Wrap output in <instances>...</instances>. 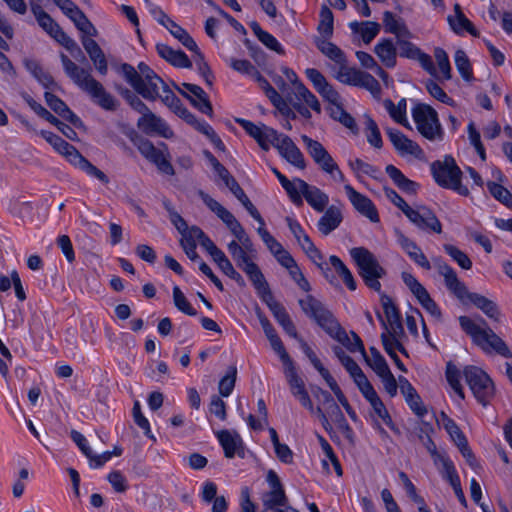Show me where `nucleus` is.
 Listing matches in <instances>:
<instances>
[{
    "mask_svg": "<svg viewBox=\"0 0 512 512\" xmlns=\"http://www.w3.org/2000/svg\"><path fill=\"white\" fill-rule=\"evenodd\" d=\"M284 363L287 364V369L285 373L293 396L298 394V392L300 393L302 391H306L304 381L297 374L296 369L292 363V360L290 359V362Z\"/></svg>",
    "mask_w": 512,
    "mask_h": 512,
    "instance_id": "obj_52",
    "label": "nucleus"
},
{
    "mask_svg": "<svg viewBox=\"0 0 512 512\" xmlns=\"http://www.w3.org/2000/svg\"><path fill=\"white\" fill-rule=\"evenodd\" d=\"M298 303L306 316L313 319L330 337L345 346L351 353L360 352L363 357H366L364 344L358 334L350 331L348 335L321 301L312 295H307Z\"/></svg>",
    "mask_w": 512,
    "mask_h": 512,
    "instance_id": "obj_2",
    "label": "nucleus"
},
{
    "mask_svg": "<svg viewBox=\"0 0 512 512\" xmlns=\"http://www.w3.org/2000/svg\"><path fill=\"white\" fill-rule=\"evenodd\" d=\"M173 300L174 304L178 310L189 315L195 316L197 311L191 306L183 292L180 290L178 286H174L173 288Z\"/></svg>",
    "mask_w": 512,
    "mask_h": 512,
    "instance_id": "obj_64",
    "label": "nucleus"
},
{
    "mask_svg": "<svg viewBox=\"0 0 512 512\" xmlns=\"http://www.w3.org/2000/svg\"><path fill=\"white\" fill-rule=\"evenodd\" d=\"M236 122L251 136L253 137L259 146L268 151L272 142L278 140V132L264 124L256 125L251 121L245 119H236Z\"/></svg>",
    "mask_w": 512,
    "mask_h": 512,
    "instance_id": "obj_12",
    "label": "nucleus"
},
{
    "mask_svg": "<svg viewBox=\"0 0 512 512\" xmlns=\"http://www.w3.org/2000/svg\"><path fill=\"white\" fill-rule=\"evenodd\" d=\"M343 221L341 207L329 206L317 222V228L323 236L329 235L336 230Z\"/></svg>",
    "mask_w": 512,
    "mask_h": 512,
    "instance_id": "obj_20",
    "label": "nucleus"
},
{
    "mask_svg": "<svg viewBox=\"0 0 512 512\" xmlns=\"http://www.w3.org/2000/svg\"><path fill=\"white\" fill-rule=\"evenodd\" d=\"M130 139L137 146L142 156L155 164L160 172L167 175L175 174L172 164L166 159L163 152L157 149L150 140L139 137L135 131L131 132Z\"/></svg>",
    "mask_w": 512,
    "mask_h": 512,
    "instance_id": "obj_10",
    "label": "nucleus"
},
{
    "mask_svg": "<svg viewBox=\"0 0 512 512\" xmlns=\"http://www.w3.org/2000/svg\"><path fill=\"white\" fill-rule=\"evenodd\" d=\"M458 321L461 329L470 336L472 342L485 353H491L493 351L504 358H512V352L505 341L487 326L483 318H480V322L476 323L468 316H460Z\"/></svg>",
    "mask_w": 512,
    "mask_h": 512,
    "instance_id": "obj_4",
    "label": "nucleus"
},
{
    "mask_svg": "<svg viewBox=\"0 0 512 512\" xmlns=\"http://www.w3.org/2000/svg\"><path fill=\"white\" fill-rule=\"evenodd\" d=\"M54 39L63 45L76 59L85 60V56L81 48L75 40L69 37L62 29L58 34H56Z\"/></svg>",
    "mask_w": 512,
    "mask_h": 512,
    "instance_id": "obj_58",
    "label": "nucleus"
},
{
    "mask_svg": "<svg viewBox=\"0 0 512 512\" xmlns=\"http://www.w3.org/2000/svg\"><path fill=\"white\" fill-rule=\"evenodd\" d=\"M330 116L334 119L339 121L343 126L350 129L353 133L358 132V127L356 124L355 119L344 110L341 103L333 106L330 109Z\"/></svg>",
    "mask_w": 512,
    "mask_h": 512,
    "instance_id": "obj_47",
    "label": "nucleus"
},
{
    "mask_svg": "<svg viewBox=\"0 0 512 512\" xmlns=\"http://www.w3.org/2000/svg\"><path fill=\"white\" fill-rule=\"evenodd\" d=\"M156 51L162 59L174 67L188 69L192 67V61L182 50H175L166 44L158 43Z\"/></svg>",
    "mask_w": 512,
    "mask_h": 512,
    "instance_id": "obj_24",
    "label": "nucleus"
},
{
    "mask_svg": "<svg viewBox=\"0 0 512 512\" xmlns=\"http://www.w3.org/2000/svg\"><path fill=\"white\" fill-rule=\"evenodd\" d=\"M301 139L306 146L307 152L315 163L328 153L319 141L314 140L307 135H302Z\"/></svg>",
    "mask_w": 512,
    "mask_h": 512,
    "instance_id": "obj_61",
    "label": "nucleus"
},
{
    "mask_svg": "<svg viewBox=\"0 0 512 512\" xmlns=\"http://www.w3.org/2000/svg\"><path fill=\"white\" fill-rule=\"evenodd\" d=\"M300 187L303 189V197L307 203L317 212H323L329 203V197L326 193L316 186H311L305 181H301Z\"/></svg>",
    "mask_w": 512,
    "mask_h": 512,
    "instance_id": "obj_25",
    "label": "nucleus"
},
{
    "mask_svg": "<svg viewBox=\"0 0 512 512\" xmlns=\"http://www.w3.org/2000/svg\"><path fill=\"white\" fill-rule=\"evenodd\" d=\"M383 24L385 31L395 34L398 38H411L412 33L407 28L405 22L401 18H396L390 11L383 13Z\"/></svg>",
    "mask_w": 512,
    "mask_h": 512,
    "instance_id": "obj_34",
    "label": "nucleus"
},
{
    "mask_svg": "<svg viewBox=\"0 0 512 512\" xmlns=\"http://www.w3.org/2000/svg\"><path fill=\"white\" fill-rule=\"evenodd\" d=\"M242 271L248 276L259 297L271 291L268 282L256 263L246 265Z\"/></svg>",
    "mask_w": 512,
    "mask_h": 512,
    "instance_id": "obj_35",
    "label": "nucleus"
},
{
    "mask_svg": "<svg viewBox=\"0 0 512 512\" xmlns=\"http://www.w3.org/2000/svg\"><path fill=\"white\" fill-rule=\"evenodd\" d=\"M381 341L384 347L385 352L390 356V358L394 361L395 365L401 370L406 372V367L403 362L400 360L399 356L396 353V350H399L401 353L406 354V349L403 345L398 341L396 335H388L387 333L381 334Z\"/></svg>",
    "mask_w": 512,
    "mask_h": 512,
    "instance_id": "obj_33",
    "label": "nucleus"
},
{
    "mask_svg": "<svg viewBox=\"0 0 512 512\" xmlns=\"http://www.w3.org/2000/svg\"><path fill=\"white\" fill-rule=\"evenodd\" d=\"M405 216L421 230H430L437 234L442 233L441 222L435 213L424 205L418 206L417 209L411 207Z\"/></svg>",
    "mask_w": 512,
    "mask_h": 512,
    "instance_id": "obj_11",
    "label": "nucleus"
},
{
    "mask_svg": "<svg viewBox=\"0 0 512 512\" xmlns=\"http://www.w3.org/2000/svg\"><path fill=\"white\" fill-rule=\"evenodd\" d=\"M385 171L393 183L404 193L415 195L419 189V184L408 179L396 166L389 164Z\"/></svg>",
    "mask_w": 512,
    "mask_h": 512,
    "instance_id": "obj_27",
    "label": "nucleus"
},
{
    "mask_svg": "<svg viewBox=\"0 0 512 512\" xmlns=\"http://www.w3.org/2000/svg\"><path fill=\"white\" fill-rule=\"evenodd\" d=\"M381 304H382L383 311H384L385 317L387 319V322L390 326V330H389L387 323L383 320L381 314L378 313V318L380 319L382 326L385 329L384 333H387L388 335H391V334L397 335L398 332L403 333L401 316H400L399 310L393 303L392 299L389 296L382 294L381 295Z\"/></svg>",
    "mask_w": 512,
    "mask_h": 512,
    "instance_id": "obj_16",
    "label": "nucleus"
},
{
    "mask_svg": "<svg viewBox=\"0 0 512 512\" xmlns=\"http://www.w3.org/2000/svg\"><path fill=\"white\" fill-rule=\"evenodd\" d=\"M190 51L194 53L193 61L197 66L198 72L202 75L206 84L208 86H212L213 80H214V75L211 71L210 66L205 61V57H204L203 53L200 51V49L198 47L196 50H190Z\"/></svg>",
    "mask_w": 512,
    "mask_h": 512,
    "instance_id": "obj_49",
    "label": "nucleus"
},
{
    "mask_svg": "<svg viewBox=\"0 0 512 512\" xmlns=\"http://www.w3.org/2000/svg\"><path fill=\"white\" fill-rule=\"evenodd\" d=\"M266 337L268 338L271 347L273 350L279 354L280 358L283 362H290V357L288 353L285 350V347L278 336L276 330L274 327L269 328L268 330L264 331Z\"/></svg>",
    "mask_w": 512,
    "mask_h": 512,
    "instance_id": "obj_60",
    "label": "nucleus"
},
{
    "mask_svg": "<svg viewBox=\"0 0 512 512\" xmlns=\"http://www.w3.org/2000/svg\"><path fill=\"white\" fill-rule=\"evenodd\" d=\"M365 133L368 143L380 149L383 146L380 130L377 123L368 115L365 116Z\"/></svg>",
    "mask_w": 512,
    "mask_h": 512,
    "instance_id": "obj_50",
    "label": "nucleus"
},
{
    "mask_svg": "<svg viewBox=\"0 0 512 512\" xmlns=\"http://www.w3.org/2000/svg\"><path fill=\"white\" fill-rule=\"evenodd\" d=\"M374 52L387 68H393L397 62V50L391 39H383L374 47Z\"/></svg>",
    "mask_w": 512,
    "mask_h": 512,
    "instance_id": "obj_32",
    "label": "nucleus"
},
{
    "mask_svg": "<svg viewBox=\"0 0 512 512\" xmlns=\"http://www.w3.org/2000/svg\"><path fill=\"white\" fill-rule=\"evenodd\" d=\"M236 378H237L236 366H234V365L229 366L226 375L223 378H221V380L219 381L218 389H219V393L221 396L228 397L232 393V391L235 387Z\"/></svg>",
    "mask_w": 512,
    "mask_h": 512,
    "instance_id": "obj_55",
    "label": "nucleus"
},
{
    "mask_svg": "<svg viewBox=\"0 0 512 512\" xmlns=\"http://www.w3.org/2000/svg\"><path fill=\"white\" fill-rule=\"evenodd\" d=\"M44 98L47 105L60 117L75 127L83 126L81 119L74 112H72L66 103L62 101L58 96L50 92H45Z\"/></svg>",
    "mask_w": 512,
    "mask_h": 512,
    "instance_id": "obj_21",
    "label": "nucleus"
},
{
    "mask_svg": "<svg viewBox=\"0 0 512 512\" xmlns=\"http://www.w3.org/2000/svg\"><path fill=\"white\" fill-rule=\"evenodd\" d=\"M487 189L497 201L508 208L512 207V194L507 188L496 182L489 181L487 183Z\"/></svg>",
    "mask_w": 512,
    "mask_h": 512,
    "instance_id": "obj_51",
    "label": "nucleus"
},
{
    "mask_svg": "<svg viewBox=\"0 0 512 512\" xmlns=\"http://www.w3.org/2000/svg\"><path fill=\"white\" fill-rule=\"evenodd\" d=\"M60 58L65 74L76 86L88 94L94 103L107 111H115L118 108V100L91 75L90 69L79 67L65 54H61Z\"/></svg>",
    "mask_w": 512,
    "mask_h": 512,
    "instance_id": "obj_3",
    "label": "nucleus"
},
{
    "mask_svg": "<svg viewBox=\"0 0 512 512\" xmlns=\"http://www.w3.org/2000/svg\"><path fill=\"white\" fill-rule=\"evenodd\" d=\"M288 498L285 494L284 489L271 490L266 493L263 497V506L265 508L276 509L277 506H287Z\"/></svg>",
    "mask_w": 512,
    "mask_h": 512,
    "instance_id": "obj_57",
    "label": "nucleus"
},
{
    "mask_svg": "<svg viewBox=\"0 0 512 512\" xmlns=\"http://www.w3.org/2000/svg\"><path fill=\"white\" fill-rule=\"evenodd\" d=\"M74 166L79 167L81 170L85 171L87 174L97 178L102 183L107 184L109 182V178L106 176L104 172L90 163L85 157H83L80 153L76 156L75 160L72 161Z\"/></svg>",
    "mask_w": 512,
    "mask_h": 512,
    "instance_id": "obj_46",
    "label": "nucleus"
},
{
    "mask_svg": "<svg viewBox=\"0 0 512 512\" xmlns=\"http://www.w3.org/2000/svg\"><path fill=\"white\" fill-rule=\"evenodd\" d=\"M90 37H82V45L93 62L96 70L101 75H106L108 71V63L106 57L99 44Z\"/></svg>",
    "mask_w": 512,
    "mask_h": 512,
    "instance_id": "obj_23",
    "label": "nucleus"
},
{
    "mask_svg": "<svg viewBox=\"0 0 512 512\" xmlns=\"http://www.w3.org/2000/svg\"><path fill=\"white\" fill-rule=\"evenodd\" d=\"M444 251L462 268L469 270L472 268V261L468 255L452 244H444Z\"/></svg>",
    "mask_w": 512,
    "mask_h": 512,
    "instance_id": "obj_56",
    "label": "nucleus"
},
{
    "mask_svg": "<svg viewBox=\"0 0 512 512\" xmlns=\"http://www.w3.org/2000/svg\"><path fill=\"white\" fill-rule=\"evenodd\" d=\"M369 350L371 357L366 354V357L363 358L377 375L383 374L387 370H390L386 360L375 347H370Z\"/></svg>",
    "mask_w": 512,
    "mask_h": 512,
    "instance_id": "obj_53",
    "label": "nucleus"
},
{
    "mask_svg": "<svg viewBox=\"0 0 512 512\" xmlns=\"http://www.w3.org/2000/svg\"><path fill=\"white\" fill-rule=\"evenodd\" d=\"M271 145H273L278 150L284 159H286L295 167L299 169H304L306 167L302 152L289 136L278 133V140L272 142Z\"/></svg>",
    "mask_w": 512,
    "mask_h": 512,
    "instance_id": "obj_13",
    "label": "nucleus"
},
{
    "mask_svg": "<svg viewBox=\"0 0 512 512\" xmlns=\"http://www.w3.org/2000/svg\"><path fill=\"white\" fill-rule=\"evenodd\" d=\"M40 134L56 151L64 155L70 163L79 154V151L73 145L66 142L60 136L50 131H41Z\"/></svg>",
    "mask_w": 512,
    "mask_h": 512,
    "instance_id": "obj_28",
    "label": "nucleus"
},
{
    "mask_svg": "<svg viewBox=\"0 0 512 512\" xmlns=\"http://www.w3.org/2000/svg\"><path fill=\"white\" fill-rule=\"evenodd\" d=\"M466 383L479 403L486 406L494 396V383L481 368L468 365L463 370Z\"/></svg>",
    "mask_w": 512,
    "mask_h": 512,
    "instance_id": "obj_8",
    "label": "nucleus"
},
{
    "mask_svg": "<svg viewBox=\"0 0 512 512\" xmlns=\"http://www.w3.org/2000/svg\"><path fill=\"white\" fill-rule=\"evenodd\" d=\"M198 195L205 205L226 224L228 229L239 222L230 211L204 191L200 190Z\"/></svg>",
    "mask_w": 512,
    "mask_h": 512,
    "instance_id": "obj_26",
    "label": "nucleus"
},
{
    "mask_svg": "<svg viewBox=\"0 0 512 512\" xmlns=\"http://www.w3.org/2000/svg\"><path fill=\"white\" fill-rule=\"evenodd\" d=\"M31 11L40 27H42L51 37L54 38L56 34L61 31V27L43 10L39 4L31 2Z\"/></svg>",
    "mask_w": 512,
    "mask_h": 512,
    "instance_id": "obj_36",
    "label": "nucleus"
},
{
    "mask_svg": "<svg viewBox=\"0 0 512 512\" xmlns=\"http://www.w3.org/2000/svg\"><path fill=\"white\" fill-rule=\"evenodd\" d=\"M346 194L354 208L371 222H379V214L374 203L365 195L357 192L351 185H345Z\"/></svg>",
    "mask_w": 512,
    "mask_h": 512,
    "instance_id": "obj_17",
    "label": "nucleus"
},
{
    "mask_svg": "<svg viewBox=\"0 0 512 512\" xmlns=\"http://www.w3.org/2000/svg\"><path fill=\"white\" fill-rule=\"evenodd\" d=\"M75 24V26L87 36H96L97 30L93 24L89 21L87 16L77 6L67 15Z\"/></svg>",
    "mask_w": 512,
    "mask_h": 512,
    "instance_id": "obj_43",
    "label": "nucleus"
},
{
    "mask_svg": "<svg viewBox=\"0 0 512 512\" xmlns=\"http://www.w3.org/2000/svg\"><path fill=\"white\" fill-rule=\"evenodd\" d=\"M164 27L188 50H196L197 44L189 33L176 24L172 19H169Z\"/></svg>",
    "mask_w": 512,
    "mask_h": 512,
    "instance_id": "obj_42",
    "label": "nucleus"
},
{
    "mask_svg": "<svg viewBox=\"0 0 512 512\" xmlns=\"http://www.w3.org/2000/svg\"><path fill=\"white\" fill-rule=\"evenodd\" d=\"M333 13L327 5H322L320 10V21L317 27V31L320 34L319 37L330 38L333 35Z\"/></svg>",
    "mask_w": 512,
    "mask_h": 512,
    "instance_id": "obj_45",
    "label": "nucleus"
},
{
    "mask_svg": "<svg viewBox=\"0 0 512 512\" xmlns=\"http://www.w3.org/2000/svg\"><path fill=\"white\" fill-rule=\"evenodd\" d=\"M349 27L354 33L361 34L362 40L365 44L371 43L380 31V24L372 21L351 22Z\"/></svg>",
    "mask_w": 512,
    "mask_h": 512,
    "instance_id": "obj_40",
    "label": "nucleus"
},
{
    "mask_svg": "<svg viewBox=\"0 0 512 512\" xmlns=\"http://www.w3.org/2000/svg\"><path fill=\"white\" fill-rule=\"evenodd\" d=\"M335 78L341 83L364 88L373 96L378 97L381 93V86L377 79L367 72L347 66V62L339 65Z\"/></svg>",
    "mask_w": 512,
    "mask_h": 512,
    "instance_id": "obj_9",
    "label": "nucleus"
},
{
    "mask_svg": "<svg viewBox=\"0 0 512 512\" xmlns=\"http://www.w3.org/2000/svg\"><path fill=\"white\" fill-rule=\"evenodd\" d=\"M350 255L358 267V273L365 285L376 292L381 291L379 279L386 275V270L380 265L372 252L364 247H355Z\"/></svg>",
    "mask_w": 512,
    "mask_h": 512,
    "instance_id": "obj_5",
    "label": "nucleus"
},
{
    "mask_svg": "<svg viewBox=\"0 0 512 512\" xmlns=\"http://www.w3.org/2000/svg\"><path fill=\"white\" fill-rule=\"evenodd\" d=\"M303 181L300 178H295L294 180L290 181L289 179L282 185L284 190L287 192L289 198L291 201L296 205L302 204V198L303 195V189L300 187V183Z\"/></svg>",
    "mask_w": 512,
    "mask_h": 512,
    "instance_id": "obj_63",
    "label": "nucleus"
},
{
    "mask_svg": "<svg viewBox=\"0 0 512 512\" xmlns=\"http://www.w3.org/2000/svg\"><path fill=\"white\" fill-rule=\"evenodd\" d=\"M397 242L408 256L420 267L425 270L431 269V264L422 252L421 248L411 239L406 237L401 231L396 230Z\"/></svg>",
    "mask_w": 512,
    "mask_h": 512,
    "instance_id": "obj_19",
    "label": "nucleus"
},
{
    "mask_svg": "<svg viewBox=\"0 0 512 512\" xmlns=\"http://www.w3.org/2000/svg\"><path fill=\"white\" fill-rule=\"evenodd\" d=\"M454 11H455V18L452 16H448V22L451 27V29L456 34H462L463 31H467L474 37L479 36V32L474 27L472 22L464 15V13L461 10V6L456 3L454 5Z\"/></svg>",
    "mask_w": 512,
    "mask_h": 512,
    "instance_id": "obj_30",
    "label": "nucleus"
},
{
    "mask_svg": "<svg viewBox=\"0 0 512 512\" xmlns=\"http://www.w3.org/2000/svg\"><path fill=\"white\" fill-rule=\"evenodd\" d=\"M295 77L294 89L295 97L298 101H304L305 104L316 113H321V105L316 96L301 82L298 77L293 73Z\"/></svg>",
    "mask_w": 512,
    "mask_h": 512,
    "instance_id": "obj_38",
    "label": "nucleus"
},
{
    "mask_svg": "<svg viewBox=\"0 0 512 512\" xmlns=\"http://www.w3.org/2000/svg\"><path fill=\"white\" fill-rule=\"evenodd\" d=\"M441 276L444 277L447 289L451 291L462 303L470 291L468 290L467 286L458 279L454 269L451 267L449 270L441 274Z\"/></svg>",
    "mask_w": 512,
    "mask_h": 512,
    "instance_id": "obj_37",
    "label": "nucleus"
},
{
    "mask_svg": "<svg viewBox=\"0 0 512 512\" xmlns=\"http://www.w3.org/2000/svg\"><path fill=\"white\" fill-rule=\"evenodd\" d=\"M441 419L445 430L450 435V437L452 438L456 445L460 444V442L467 440L463 432L455 423V421L449 418L444 412L441 413Z\"/></svg>",
    "mask_w": 512,
    "mask_h": 512,
    "instance_id": "obj_62",
    "label": "nucleus"
},
{
    "mask_svg": "<svg viewBox=\"0 0 512 512\" xmlns=\"http://www.w3.org/2000/svg\"><path fill=\"white\" fill-rule=\"evenodd\" d=\"M332 267L335 269L337 274L342 278L343 282L349 290L354 291L357 287L356 281L343 261L336 255H332L329 258Z\"/></svg>",
    "mask_w": 512,
    "mask_h": 512,
    "instance_id": "obj_44",
    "label": "nucleus"
},
{
    "mask_svg": "<svg viewBox=\"0 0 512 512\" xmlns=\"http://www.w3.org/2000/svg\"><path fill=\"white\" fill-rule=\"evenodd\" d=\"M348 164L351 167V169L354 172H356L357 174L363 173V174H366L376 180L380 179V176H381L380 170L377 167H375L369 163H366L359 158H357L355 160H350Z\"/></svg>",
    "mask_w": 512,
    "mask_h": 512,
    "instance_id": "obj_59",
    "label": "nucleus"
},
{
    "mask_svg": "<svg viewBox=\"0 0 512 512\" xmlns=\"http://www.w3.org/2000/svg\"><path fill=\"white\" fill-rule=\"evenodd\" d=\"M454 60L456 68L459 71L462 78L466 81H471L473 79V72L466 53L463 50L458 49L455 52Z\"/></svg>",
    "mask_w": 512,
    "mask_h": 512,
    "instance_id": "obj_54",
    "label": "nucleus"
},
{
    "mask_svg": "<svg viewBox=\"0 0 512 512\" xmlns=\"http://www.w3.org/2000/svg\"><path fill=\"white\" fill-rule=\"evenodd\" d=\"M462 304H473L476 308L480 309L488 318L492 319L493 321L500 322L501 312L497 304L481 294L469 292L468 295H466L464 301H462Z\"/></svg>",
    "mask_w": 512,
    "mask_h": 512,
    "instance_id": "obj_18",
    "label": "nucleus"
},
{
    "mask_svg": "<svg viewBox=\"0 0 512 512\" xmlns=\"http://www.w3.org/2000/svg\"><path fill=\"white\" fill-rule=\"evenodd\" d=\"M314 44L324 56L337 65H343L347 62L344 52L337 45L328 41V38L314 37Z\"/></svg>",
    "mask_w": 512,
    "mask_h": 512,
    "instance_id": "obj_31",
    "label": "nucleus"
},
{
    "mask_svg": "<svg viewBox=\"0 0 512 512\" xmlns=\"http://www.w3.org/2000/svg\"><path fill=\"white\" fill-rule=\"evenodd\" d=\"M137 127L146 135H159L164 138L173 136L167 123L151 110L137 120Z\"/></svg>",
    "mask_w": 512,
    "mask_h": 512,
    "instance_id": "obj_15",
    "label": "nucleus"
},
{
    "mask_svg": "<svg viewBox=\"0 0 512 512\" xmlns=\"http://www.w3.org/2000/svg\"><path fill=\"white\" fill-rule=\"evenodd\" d=\"M118 71L135 92L144 99L155 101L160 98L175 114L184 107L175 93L146 63L140 62L137 69L128 63H123Z\"/></svg>",
    "mask_w": 512,
    "mask_h": 512,
    "instance_id": "obj_1",
    "label": "nucleus"
},
{
    "mask_svg": "<svg viewBox=\"0 0 512 512\" xmlns=\"http://www.w3.org/2000/svg\"><path fill=\"white\" fill-rule=\"evenodd\" d=\"M316 164L321 168L322 171L329 174L334 180L339 182H343L345 180L344 174L329 153L318 160Z\"/></svg>",
    "mask_w": 512,
    "mask_h": 512,
    "instance_id": "obj_48",
    "label": "nucleus"
},
{
    "mask_svg": "<svg viewBox=\"0 0 512 512\" xmlns=\"http://www.w3.org/2000/svg\"><path fill=\"white\" fill-rule=\"evenodd\" d=\"M431 173L439 186L462 196L469 195L468 188L461 183L462 171L451 156H446L443 161H434L431 164Z\"/></svg>",
    "mask_w": 512,
    "mask_h": 512,
    "instance_id": "obj_6",
    "label": "nucleus"
},
{
    "mask_svg": "<svg viewBox=\"0 0 512 512\" xmlns=\"http://www.w3.org/2000/svg\"><path fill=\"white\" fill-rule=\"evenodd\" d=\"M250 28L259 41L268 49L273 50L280 55L285 54V51L278 40L272 34L264 31L256 21L250 23Z\"/></svg>",
    "mask_w": 512,
    "mask_h": 512,
    "instance_id": "obj_41",
    "label": "nucleus"
},
{
    "mask_svg": "<svg viewBox=\"0 0 512 512\" xmlns=\"http://www.w3.org/2000/svg\"><path fill=\"white\" fill-rule=\"evenodd\" d=\"M417 131L429 141H442L444 130L435 109L427 104H417L412 109Z\"/></svg>",
    "mask_w": 512,
    "mask_h": 512,
    "instance_id": "obj_7",
    "label": "nucleus"
},
{
    "mask_svg": "<svg viewBox=\"0 0 512 512\" xmlns=\"http://www.w3.org/2000/svg\"><path fill=\"white\" fill-rule=\"evenodd\" d=\"M24 66L43 87L52 88L57 86L53 77L36 60L25 59Z\"/></svg>",
    "mask_w": 512,
    "mask_h": 512,
    "instance_id": "obj_39",
    "label": "nucleus"
},
{
    "mask_svg": "<svg viewBox=\"0 0 512 512\" xmlns=\"http://www.w3.org/2000/svg\"><path fill=\"white\" fill-rule=\"evenodd\" d=\"M182 86L191 93L189 97V102L191 105L201 113L211 117L213 114V109L207 93L196 84L182 83Z\"/></svg>",
    "mask_w": 512,
    "mask_h": 512,
    "instance_id": "obj_22",
    "label": "nucleus"
},
{
    "mask_svg": "<svg viewBox=\"0 0 512 512\" xmlns=\"http://www.w3.org/2000/svg\"><path fill=\"white\" fill-rule=\"evenodd\" d=\"M386 134L389 137V140L393 144L394 148L401 155H412L417 159H421L424 156L423 149L416 143L415 141L409 139L406 135H404L401 131L386 128Z\"/></svg>",
    "mask_w": 512,
    "mask_h": 512,
    "instance_id": "obj_14",
    "label": "nucleus"
},
{
    "mask_svg": "<svg viewBox=\"0 0 512 512\" xmlns=\"http://www.w3.org/2000/svg\"><path fill=\"white\" fill-rule=\"evenodd\" d=\"M217 438L227 458H233L242 449L243 441L237 432L221 430L217 433Z\"/></svg>",
    "mask_w": 512,
    "mask_h": 512,
    "instance_id": "obj_29",
    "label": "nucleus"
}]
</instances>
